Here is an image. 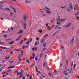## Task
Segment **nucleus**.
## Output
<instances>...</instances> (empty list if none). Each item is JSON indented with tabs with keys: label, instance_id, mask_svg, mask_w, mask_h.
Returning a JSON list of instances; mask_svg holds the SVG:
<instances>
[{
	"label": "nucleus",
	"instance_id": "1",
	"mask_svg": "<svg viewBox=\"0 0 79 79\" xmlns=\"http://www.w3.org/2000/svg\"><path fill=\"white\" fill-rule=\"evenodd\" d=\"M23 19L24 20L25 22H26V21H27V15H24L23 16Z\"/></svg>",
	"mask_w": 79,
	"mask_h": 79
},
{
	"label": "nucleus",
	"instance_id": "2",
	"mask_svg": "<svg viewBox=\"0 0 79 79\" xmlns=\"http://www.w3.org/2000/svg\"><path fill=\"white\" fill-rule=\"evenodd\" d=\"M74 36H73L70 41V45L73 46V42H74Z\"/></svg>",
	"mask_w": 79,
	"mask_h": 79
},
{
	"label": "nucleus",
	"instance_id": "3",
	"mask_svg": "<svg viewBox=\"0 0 79 79\" xmlns=\"http://www.w3.org/2000/svg\"><path fill=\"white\" fill-rule=\"evenodd\" d=\"M23 24L24 26V28L25 29V30H26V26H27V24L25 22H24Z\"/></svg>",
	"mask_w": 79,
	"mask_h": 79
},
{
	"label": "nucleus",
	"instance_id": "4",
	"mask_svg": "<svg viewBox=\"0 0 79 79\" xmlns=\"http://www.w3.org/2000/svg\"><path fill=\"white\" fill-rule=\"evenodd\" d=\"M77 7H78V5L77 4L75 5L74 7V10H76L77 8Z\"/></svg>",
	"mask_w": 79,
	"mask_h": 79
},
{
	"label": "nucleus",
	"instance_id": "5",
	"mask_svg": "<svg viewBox=\"0 0 79 79\" xmlns=\"http://www.w3.org/2000/svg\"><path fill=\"white\" fill-rule=\"evenodd\" d=\"M67 11H71L72 9L70 7H68L67 9Z\"/></svg>",
	"mask_w": 79,
	"mask_h": 79
},
{
	"label": "nucleus",
	"instance_id": "6",
	"mask_svg": "<svg viewBox=\"0 0 79 79\" xmlns=\"http://www.w3.org/2000/svg\"><path fill=\"white\" fill-rule=\"evenodd\" d=\"M71 23H69L66 26V28H68V27H69L70 26H71Z\"/></svg>",
	"mask_w": 79,
	"mask_h": 79
},
{
	"label": "nucleus",
	"instance_id": "7",
	"mask_svg": "<svg viewBox=\"0 0 79 79\" xmlns=\"http://www.w3.org/2000/svg\"><path fill=\"white\" fill-rule=\"evenodd\" d=\"M69 7L71 9V10H73V4L70 3L69 4Z\"/></svg>",
	"mask_w": 79,
	"mask_h": 79
},
{
	"label": "nucleus",
	"instance_id": "8",
	"mask_svg": "<svg viewBox=\"0 0 79 79\" xmlns=\"http://www.w3.org/2000/svg\"><path fill=\"white\" fill-rule=\"evenodd\" d=\"M23 30H22L21 29L18 32V34H21V33H23Z\"/></svg>",
	"mask_w": 79,
	"mask_h": 79
},
{
	"label": "nucleus",
	"instance_id": "9",
	"mask_svg": "<svg viewBox=\"0 0 79 79\" xmlns=\"http://www.w3.org/2000/svg\"><path fill=\"white\" fill-rule=\"evenodd\" d=\"M45 11H46L47 12V13L48 14H52V12L51 11H50L49 10H45Z\"/></svg>",
	"mask_w": 79,
	"mask_h": 79
},
{
	"label": "nucleus",
	"instance_id": "10",
	"mask_svg": "<svg viewBox=\"0 0 79 79\" xmlns=\"http://www.w3.org/2000/svg\"><path fill=\"white\" fill-rule=\"evenodd\" d=\"M47 49V48H45L41 50V52H44V51H45V50Z\"/></svg>",
	"mask_w": 79,
	"mask_h": 79
},
{
	"label": "nucleus",
	"instance_id": "11",
	"mask_svg": "<svg viewBox=\"0 0 79 79\" xmlns=\"http://www.w3.org/2000/svg\"><path fill=\"white\" fill-rule=\"evenodd\" d=\"M46 45H47V44H46V43H44L43 44V47L44 48V47H45L46 46Z\"/></svg>",
	"mask_w": 79,
	"mask_h": 79
},
{
	"label": "nucleus",
	"instance_id": "12",
	"mask_svg": "<svg viewBox=\"0 0 79 79\" xmlns=\"http://www.w3.org/2000/svg\"><path fill=\"white\" fill-rule=\"evenodd\" d=\"M4 10H7V11H10V9L8 7L5 8Z\"/></svg>",
	"mask_w": 79,
	"mask_h": 79
},
{
	"label": "nucleus",
	"instance_id": "13",
	"mask_svg": "<svg viewBox=\"0 0 79 79\" xmlns=\"http://www.w3.org/2000/svg\"><path fill=\"white\" fill-rule=\"evenodd\" d=\"M48 75H49V76H52V77H53V74H52L50 73H48Z\"/></svg>",
	"mask_w": 79,
	"mask_h": 79
},
{
	"label": "nucleus",
	"instance_id": "14",
	"mask_svg": "<svg viewBox=\"0 0 79 79\" xmlns=\"http://www.w3.org/2000/svg\"><path fill=\"white\" fill-rule=\"evenodd\" d=\"M14 43H15V41H12L11 42L9 43V44H13Z\"/></svg>",
	"mask_w": 79,
	"mask_h": 79
},
{
	"label": "nucleus",
	"instance_id": "15",
	"mask_svg": "<svg viewBox=\"0 0 79 79\" xmlns=\"http://www.w3.org/2000/svg\"><path fill=\"white\" fill-rule=\"evenodd\" d=\"M15 52H20V50L16 49L14 50Z\"/></svg>",
	"mask_w": 79,
	"mask_h": 79
},
{
	"label": "nucleus",
	"instance_id": "16",
	"mask_svg": "<svg viewBox=\"0 0 79 79\" xmlns=\"http://www.w3.org/2000/svg\"><path fill=\"white\" fill-rule=\"evenodd\" d=\"M47 36H48V34H47L44 37V38L45 39V38L46 37H47Z\"/></svg>",
	"mask_w": 79,
	"mask_h": 79
},
{
	"label": "nucleus",
	"instance_id": "17",
	"mask_svg": "<svg viewBox=\"0 0 79 79\" xmlns=\"http://www.w3.org/2000/svg\"><path fill=\"white\" fill-rule=\"evenodd\" d=\"M0 44H1V45H2V44H3V45H4L5 44V43L1 42V41L0 40Z\"/></svg>",
	"mask_w": 79,
	"mask_h": 79
},
{
	"label": "nucleus",
	"instance_id": "18",
	"mask_svg": "<svg viewBox=\"0 0 79 79\" xmlns=\"http://www.w3.org/2000/svg\"><path fill=\"white\" fill-rule=\"evenodd\" d=\"M38 32H40V33H42V30H39Z\"/></svg>",
	"mask_w": 79,
	"mask_h": 79
},
{
	"label": "nucleus",
	"instance_id": "19",
	"mask_svg": "<svg viewBox=\"0 0 79 79\" xmlns=\"http://www.w3.org/2000/svg\"><path fill=\"white\" fill-rule=\"evenodd\" d=\"M11 57L10 56H9V57H8L7 56L5 57V58L6 59H10Z\"/></svg>",
	"mask_w": 79,
	"mask_h": 79
},
{
	"label": "nucleus",
	"instance_id": "20",
	"mask_svg": "<svg viewBox=\"0 0 79 79\" xmlns=\"http://www.w3.org/2000/svg\"><path fill=\"white\" fill-rule=\"evenodd\" d=\"M47 29L49 30V31H50L52 29V28H50V27L49 26L48 27Z\"/></svg>",
	"mask_w": 79,
	"mask_h": 79
},
{
	"label": "nucleus",
	"instance_id": "21",
	"mask_svg": "<svg viewBox=\"0 0 79 79\" xmlns=\"http://www.w3.org/2000/svg\"><path fill=\"white\" fill-rule=\"evenodd\" d=\"M66 21V19H62L61 20V22H63V21Z\"/></svg>",
	"mask_w": 79,
	"mask_h": 79
},
{
	"label": "nucleus",
	"instance_id": "22",
	"mask_svg": "<svg viewBox=\"0 0 79 79\" xmlns=\"http://www.w3.org/2000/svg\"><path fill=\"white\" fill-rule=\"evenodd\" d=\"M76 64H74L73 67V69H74L76 67Z\"/></svg>",
	"mask_w": 79,
	"mask_h": 79
},
{
	"label": "nucleus",
	"instance_id": "23",
	"mask_svg": "<svg viewBox=\"0 0 79 79\" xmlns=\"http://www.w3.org/2000/svg\"><path fill=\"white\" fill-rule=\"evenodd\" d=\"M43 56V53H41L40 56V58H41V57H42V56Z\"/></svg>",
	"mask_w": 79,
	"mask_h": 79
},
{
	"label": "nucleus",
	"instance_id": "24",
	"mask_svg": "<svg viewBox=\"0 0 79 79\" xmlns=\"http://www.w3.org/2000/svg\"><path fill=\"white\" fill-rule=\"evenodd\" d=\"M23 41H24L23 40H21L20 41V43L19 45H21V44H22V43H23Z\"/></svg>",
	"mask_w": 79,
	"mask_h": 79
},
{
	"label": "nucleus",
	"instance_id": "25",
	"mask_svg": "<svg viewBox=\"0 0 79 79\" xmlns=\"http://www.w3.org/2000/svg\"><path fill=\"white\" fill-rule=\"evenodd\" d=\"M45 9L48 10H50V9L47 8V7H45Z\"/></svg>",
	"mask_w": 79,
	"mask_h": 79
},
{
	"label": "nucleus",
	"instance_id": "26",
	"mask_svg": "<svg viewBox=\"0 0 79 79\" xmlns=\"http://www.w3.org/2000/svg\"><path fill=\"white\" fill-rule=\"evenodd\" d=\"M66 65H68V60H66Z\"/></svg>",
	"mask_w": 79,
	"mask_h": 79
},
{
	"label": "nucleus",
	"instance_id": "27",
	"mask_svg": "<svg viewBox=\"0 0 79 79\" xmlns=\"http://www.w3.org/2000/svg\"><path fill=\"white\" fill-rule=\"evenodd\" d=\"M12 72V70H11V69L9 70L8 71H7V73H8V72Z\"/></svg>",
	"mask_w": 79,
	"mask_h": 79
},
{
	"label": "nucleus",
	"instance_id": "28",
	"mask_svg": "<svg viewBox=\"0 0 79 79\" xmlns=\"http://www.w3.org/2000/svg\"><path fill=\"white\" fill-rule=\"evenodd\" d=\"M12 10H13L14 11L15 13H16V10H15L14 8Z\"/></svg>",
	"mask_w": 79,
	"mask_h": 79
},
{
	"label": "nucleus",
	"instance_id": "29",
	"mask_svg": "<svg viewBox=\"0 0 79 79\" xmlns=\"http://www.w3.org/2000/svg\"><path fill=\"white\" fill-rule=\"evenodd\" d=\"M36 71V72H38V70L37 69V67L36 66L35 67Z\"/></svg>",
	"mask_w": 79,
	"mask_h": 79
},
{
	"label": "nucleus",
	"instance_id": "30",
	"mask_svg": "<svg viewBox=\"0 0 79 79\" xmlns=\"http://www.w3.org/2000/svg\"><path fill=\"white\" fill-rule=\"evenodd\" d=\"M45 64H47V63L46 62H44V63L43 64V67H45Z\"/></svg>",
	"mask_w": 79,
	"mask_h": 79
},
{
	"label": "nucleus",
	"instance_id": "31",
	"mask_svg": "<svg viewBox=\"0 0 79 79\" xmlns=\"http://www.w3.org/2000/svg\"><path fill=\"white\" fill-rule=\"evenodd\" d=\"M60 23L59 22H57L56 23V24H58L59 25H60Z\"/></svg>",
	"mask_w": 79,
	"mask_h": 79
},
{
	"label": "nucleus",
	"instance_id": "32",
	"mask_svg": "<svg viewBox=\"0 0 79 79\" xmlns=\"http://www.w3.org/2000/svg\"><path fill=\"white\" fill-rule=\"evenodd\" d=\"M75 15H79V12H78V13H76L75 14Z\"/></svg>",
	"mask_w": 79,
	"mask_h": 79
},
{
	"label": "nucleus",
	"instance_id": "33",
	"mask_svg": "<svg viewBox=\"0 0 79 79\" xmlns=\"http://www.w3.org/2000/svg\"><path fill=\"white\" fill-rule=\"evenodd\" d=\"M14 15V14L13 13H10V16H13Z\"/></svg>",
	"mask_w": 79,
	"mask_h": 79
},
{
	"label": "nucleus",
	"instance_id": "34",
	"mask_svg": "<svg viewBox=\"0 0 79 79\" xmlns=\"http://www.w3.org/2000/svg\"><path fill=\"white\" fill-rule=\"evenodd\" d=\"M26 62L28 63V64H29V61L28 60H27L26 61Z\"/></svg>",
	"mask_w": 79,
	"mask_h": 79
},
{
	"label": "nucleus",
	"instance_id": "35",
	"mask_svg": "<svg viewBox=\"0 0 79 79\" xmlns=\"http://www.w3.org/2000/svg\"><path fill=\"white\" fill-rule=\"evenodd\" d=\"M11 68H15V67L14 66H10Z\"/></svg>",
	"mask_w": 79,
	"mask_h": 79
},
{
	"label": "nucleus",
	"instance_id": "36",
	"mask_svg": "<svg viewBox=\"0 0 79 79\" xmlns=\"http://www.w3.org/2000/svg\"><path fill=\"white\" fill-rule=\"evenodd\" d=\"M32 79V75H30V79Z\"/></svg>",
	"mask_w": 79,
	"mask_h": 79
},
{
	"label": "nucleus",
	"instance_id": "37",
	"mask_svg": "<svg viewBox=\"0 0 79 79\" xmlns=\"http://www.w3.org/2000/svg\"><path fill=\"white\" fill-rule=\"evenodd\" d=\"M36 40H39V37H36Z\"/></svg>",
	"mask_w": 79,
	"mask_h": 79
},
{
	"label": "nucleus",
	"instance_id": "38",
	"mask_svg": "<svg viewBox=\"0 0 79 79\" xmlns=\"http://www.w3.org/2000/svg\"><path fill=\"white\" fill-rule=\"evenodd\" d=\"M3 37H4V38H6V37H7V35H4Z\"/></svg>",
	"mask_w": 79,
	"mask_h": 79
},
{
	"label": "nucleus",
	"instance_id": "39",
	"mask_svg": "<svg viewBox=\"0 0 79 79\" xmlns=\"http://www.w3.org/2000/svg\"><path fill=\"white\" fill-rule=\"evenodd\" d=\"M76 19H77V20H79V17L77 16V17H76Z\"/></svg>",
	"mask_w": 79,
	"mask_h": 79
},
{
	"label": "nucleus",
	"instance_id": "40",
	"mask_svg": "<svg viewBox=\"0 0 79 79\" xmlns=\"http://www.w3.org/2000/svg\"><path fill=\"white\" fill-rule=\"evenodd\" d=\"M35 54L34 53H33L32 55L33 57H35Z\"/></svg>",
	"mask_w": 79,
	"mask_h": 79
},
{
	"label": "nucleus",
	"instance_id": "41",
	"mask_svg": "<svg viewBox=\"0 0 79 79\" xmlns=\"http://www.w3.org/2000/svg\"><path fill=\"white\" fill-rule=\"evenodd\" d=\"M66 8H68V6H65L64 7V8H65V9H66Z\"/></svg>",
	"mask_w": 79,
	"mask_h": 79
},
{
	"label": "nucleus",
	"instance_id": "42",
	"mask_svg": "<svg viewBox=\"0 0 79 79\" xmlns=\"http://www.w3.org/2000/svg\"><path fill=\"white\" fill-rule=\"evenodd\" d=\"M64 71H66V72H67V68H66V67L65 68Z\"/></svg>",
	"mask_w": 79,
	"mask_h": 79
},
{
	"label": "nucleus",
	"instance_id": "43",
	"mask_svg": "<svg viewBox=\"0 0 79 79\" xmlns=\"http://www.w3.org/2000/svg\"><path fill=\"white\" fill-rule=\"evenodd\" d=\"M0 4H3V3H4V2H0Z\"/></svg>",
	"mask_w": 79,
	"mask_h": 79
},
{
	"label": "nucleus",
	"instance_id": "44",
	"mask_svg": "<svg viewBox=\"0 0 79 79\" xmlns=\"http://www.w3.org/2000/svg\"><path fill=\"white\" fill-rule=\"evenodd\" d=\"M20 77H19V78H21L22 76H23V75H20Z\"/></svg>",
	"mask_w": 79,
	"mask_h": 79
},
{
	"label": "nucleus",
	"instance_id": "45",
	"mask_svg": "<svg viewBox=\"0 0 79 79\" xmlns=\"http://www.w3.org/2000/svg\"><path fill=\"white\" fill-rule=\"evenodd\" d=\"M12 53H13V51H12L10 53V55H11V54H12Z\"/></svg>",
	"mask_w": 79,
	"mask_h": 79
},
{
	"label": "nucleus",
	"instance_id": "46",
	"mask_svg": "<svg viewBox=\"0 0 79 79\" xmlns=\"http://www.w3.org/2000/svg\"><path fill=\"white\" fill-rule=\"evenodd\" d=\"M18 71V70H16L15 71V73H17V72Z\"/></svg>",
	"mask_w": 79,
	"mask_h": 79
},
{
	"label": "nucleus",
	"instance_id": "47",
	"mask_svg": "<svg viewBox=\"0 0 79 79\" xmlns=\"http://www.w3.org/2000/svg\"><path fill=\"white\" fill-rule=\"evenodd\" d=\"M44 39H43L41 41V44H42L43 43V42H44Z\"/></svg>",
	"mask_w": 79,
	"mask_h": 79
},
{
	"label": "nucleus",
	"instance_id": "48",
	"mask_svg": "<svg viewBox=\"0 0 79 79\" xmlns=\"http://www.w3.org/2000/svg\"><path fill=\"white\" fill-rule=\"evenodd\" d=\"M56 34V32L54 33L52 35V37H53V36H54V35H55Z\"/></svg>",
	"mask_w": 79,
	"mask_h": 79
},
{
	"label": "nucleus",
	"instance_id": "49",
	"mask_svg": "<svg viewBox=\"0 0 79 79\" xmlns=\"http://www.w3.org/2000/svg\"><path fill=\"white\" fill-rule=\"evenodd\" d=\"M32 38H31L29 42H32Z\"/></svg>",
	"mask_w": 79,
	"mask_h": 79
},
{
	"label": "nucleus",
	"instance_id": "50",
	"mask_svg": "<svg viewBox=\"0 0 79 79\" xmlns=\"http://www.w3.org/2000/svg\"><path fill=\"white\" fill-rule=\"evenodd\" d=\"M41 76L42 77H43L44 78H45V77L44 76V75H41Z\"/></svg>",
	"mask_w": 79,
	"mask_h": 79
},
{
	"label": "nucleus",
	"instance_id": "51",
	"mask_svg": "<svg viewBox=\"0 0 79 79\" xmlns=\"http://www.w3.org/2000/svg\"><path fill=\"white\" fill-rule=\"evenodd\" d=\"M60 31V30H58L56 32V33H58V32H59Z\"/></svg>",
	"mask_w": 79,
	"mask_h": 79
},
{
	"label": "nucleus",
	"instance_id": "52",
	"mask_svg": "<svg viewBox=\"0 0 79 79\" xmlns=\"http://www.w3.org/2000/svg\"><path fill=\"white\" fill-rule=\"evenodd\" d=\"M37 48H38L37 47H36L35 48V51H37Z\"/></svg>",
	"mask_w": 79,
	"mask_h": 79
},
{
	"label": "nucleus",
	"instance_id": "53",
	"mask_svg": "<svg viewBox=\"0 0 79 79\" xmlns=\"http://www.w3.org/2000/svg\"><path fill=\"white\" fill-rule=\"evenodd\" d=\"M66 71H64V75L65 74H66Z\"/></svg>",
	"mask_w": 79,
	"mask_h": 79
},
{
	"label": "nucleus",
	"instance_id": "54",
	"mask_svg": "<svg viewBox=\"0 0 79 79\" xmlns=\"http://www.w3.org/2000/svg\"><path fill=\"white\" fill-rule=\"evenodd\" d=\"M32 57H30V60H32Z\"/></svg>",
	"mask_w": 79,
	"mask_h": 79
},
{
	"label": "nucleus",
	"instance_id": "55",
	"mask_svg": "<svg viewBox=\"0 0 79 79\" xmlns=\"http://www.w3.org/2000/svg\"><path fill=\"white\" fill-rule=\"evenodd\" d=\"M63 48H64V47H63V46H62V47H61L60 50H61Z\"/></svg>",
	"mask_w": 79,
	"mask_h": 79
},
{
	"label": "nucleus",
	"instance_id": "56",
	"mask_svg": "<svg viewBox=\"0 0 79 79\" xmlns=\"http://www.w3.org/2000/svg\"><path fill=\"white\" fill-rule=\"evenodd\" d=\"M3 49H7V48L5 47H3Z\"/></svg>",
	"mask_w": 79,
	"mask_h": 79
},
{
	"label": "nucleus",
	"instance_id": "57",
	"mask_svg": "<svg viewBox=\"0 0 79 79\" xmlns=\"http://www.w3.org/2000/svg\"><path fill=\"white\" fill-rule=\"evenodd\" d=\"M62 65H63V64H62V63H61L60 64V67H61V66H62Z\"/></svg>",
	"mask_w": 79,
	"mask_h": 79
},
{
	"label": "nucleus",
	"instance_id": "58",
	"mask_svg": "<svg viewBox=\"0 0 79 79\" xmlns=\"http://www.w3.org/2000/svg\"><path fill=\"white\" fill-rule=\"evenodd\" d=\"M45 59L47 58V55H45Z\"/></svg>",
	"mask_w": 79,
	"mask_h": 79
},
{
	"label": "nucleus",
	"instance_id": "59",
	"mask_svg": "<svg viewBox=\"0 0 79 79\" xmlns=\"http://www.w3.org/2000/svg\"><path fill=\"white\" fill-rule=\"evenodd\" d=\"M26 76H27V77H29V75L28 74H27L26 75Z\"/></svg>",
	"mask_w": 79,
	"mask_h": 79
},
{
	"label": "nucleus",
	"instance_id": "60",
	"mask_svg": "<svg viewBox=\"0 0 79 79\" xmlns=\"http://www.w3.org/2000/svg\"><path fill=\"white\" fill-rule=\"evenodd\" d=\"M10 7L11 8H12V10L13 9V8H14L11 6H10Z\"/></svg>",
	"mask_w": 79,
	"mask_h": 79
},
{
	"label": "nucleus",
	"instance_id": "61",
	"mask_svg": "<svg viewBox=\"0 0 79 79\" xmlns=\"http://www.w3.org/2000/svg\"><path fill=\"white\" fill-rule=\"evenodd\" d=\"M10 68H11V66H10L9 67H8L7 68V69H10Z\"/></svg>",
	"mask_w": 79,
	"mask_h": 79
},
{
	"label": "nucleus",
	"instance_id": "62",
	"mask_svg": "<svg viewBox=\"0 0 79 79\" xmlns=\"http://www.w3.org/2000/svg\"><path fill=\"white\" fill-rule=\"evenodd\" d=\"M22 48H23V49H24V48H25V46H22Z\"/></svg>",
	"mask_w": 79,
	"mask_h": 79
},
{
	"label": "nucleus",
	"instance_id": "63",
	"mask_svg": "<svg viewBox=\"0 0 79 79\" xmlns=\"http://www.w3.org/2000/svg\"><path fill=\"white\" fill-rule=\"evenodd\" d=\"M27 40V39L26 38H25L24 39V41L25 42V41H26Z\"/></svg>",
	"mask_w": 79,
	"mask_h": 79
},
{
	"label": "nucleus",
	"instance_id": "64",
	"mask_svg": "<svg viewBox=\"0 0 79 79\" xmlns=\"http://www.w3.org/2000/svg\"><path fill=\"white\" fill-rule=\"evenodd\" d=\"M77 55L78 56H79V51H78V53H77Z\"/></svg>",
	"mask_w": 79,
	"mask_h": 79
}]
</instances>
